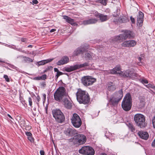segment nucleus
<instances>
[{"mask_svg":"<svg viewBox=\"0 0 155 155\" xmlns=\"http://www.w3.org/2000/svg\"><path fill=\"white\" fill-rule=\"evenodd\" d=\"M77 99L80 104H88L90 101V96L88 93L85 91L79 89L76 93Z\"/></svg>","mask_w":155,"mask_h":155,"instance_id":"obj_1","label":"nucleus"},{"mask_svg":"<svg viewBox=\"0 0 155 155\" xmlns=\"http://www.w3.org/2000/svg\"><path fill=\"white\" fill-rule=\"evenodd\" d=\"M67 95L66 90L63 87H59L56 90L54 95V99L59 102L63 101L64 96Z\"/></svg>","mask_w":155,"mask_h":155,"instance_id":"obj_2","label":"nucleus"},{"mask_svg":"<svg viewBox=\"0 0 155 155\" xmlns=\"http://www.w3.org/2000/svg\"><path fill=\"white\" fill-rule=\"evenodd\" d=\"M132 99L129 93H128L124 97L121 104L123 109L125 111L130 110L132 107Z\"/></svg>","mask_w":155,"mask_h":155,"instance_id":"obj_3","label":"nucleus"},{"mask_svg":"<svg viewBox=\"0 0 155 155\" xmlns=\"http://www.w3.org/2000/svg\"><path fill=\"white\" fill-rule=\"evenodd\" d=\"M52 114L56 122L61 123L64 121V116L60 109L53 110L52 111Z\"/></svg>","mask_w":155,"mask_h":155,"instance_id":"obj_4","label":"nucleus"},{"mask_svg":"<svg viewBox=\"0 0 155 155\" xmlns=\"http://www.w3.org/2000/svg\"><path fill=\"white\" fill-rule=\"evenodd\" d=\"M123 97V91L122 89H121L114 93L113 97L110 99V102L112 105L115 106L118 104V102L122 99Z\"/></svg>","mask_w":155,"mask_h":155,"instance_id":"obj_5","label":"nucleus"},{"mask_svg":"<svg viewBox=\"0 0 155 155\" xmlns=\"http://www.w3.org/2000/svg\"><path fill=\"white\" fill-rule=\"evenodd\" d=\"M70 142H72L74 144L79 145L84 144L86 140V137L83 134H78L73 138L69 139Z\"/></svg>","mask_w":155,"mask_h":155,"instance_id":"obj_6","label":"nucleus"},{"mask_svg":"<svg viewBox=\"0 0 155 155\" xmlns=\"http://www.w3.org/2000/svg\"><path fill=\"white\" fill-rule=\"evenodd\" d=\"M134 120L136 125L140 128L145 127V118L143 115L139 114H136L134 116Z\"/></svg>","mask_w":155,"mask_h":155,"instance_id":"obj_7","label":"nucleus"},{"mask_svg":"<svg viewBox=\"0 0 155 155\" xmlns=\"http://www.w3.org/2000/svg\"><path fill=\"white\" fill-rule=\"evenodd\" d=\"M134 36V34L132 31L127 30L125 31L124 33L115 37L114 39L115 41H121L126 39L127 38H133Z\"/></svg>","mask_w":155,"mask_h":155,"instance_id":"obj_8","label":"nucleus"},{"mask_svg":"<svg viewBox=\"0 0 155 155\" xmlns=\"http://www.w3.org/2000/svg\"><path fill=\"white\" fill-rule=\"evenodd\" d=\"M118 72V74L120 76L125 78H129L131 79H134L138 77V75L133 71L129 69L124 71H120Z\"/></svg>","mask_w":155,"mask_h":155,"instance_id":"obj_9","label":"nucleus"},{"mask_svg":"<svg viewBox=\"0 0 155 155\" xmlns=\"http://www.w3.org/2000/svg\"><path fill=\"white\" fill-rule=\"evenodd\" d=\"M71 120V123L74 127L79 128L81 126L82 121L80 117L77 114H74Z\"/></svg>","mask_w":155,"mask_h":155,"instance_id":"obj_10","label":"nucleus"},{"mask_svg":"<svg viewBox=\"0 0 155 155\" xmlns=\"http://www.w3.org/2000/svg\"><path fill=\"white\" fill-rule=\"evenodd\" d=\"M96 79L91 76H85L83 77L81 79L82 84L86 86L92 85L96 82Z\"/></svg>","mask_w":155,"mask_h":155,"instance_id":"obj_11","label":"nucleus"},{"mask_svg":"<svg viewBox=\"0 0 155 155\" xmlns=\"http://www.w3.org/2000/svg\"><path fill=\"white\" fill-rule=\"evenodd\" d=\"M79 152L80 153L85 155H94L95 153L93 149L88 146L82 147L79 150Z\"/></svg>","mask_w":155,"mask_h":155,"instance_id":"obj_12","label":"nucleus"},{"mask_svg":"<svg viewBox=\"0 0 155 155\" xmlns=\"http://www.w3.org/2000/svg\"><path fill=\"white\" fill-rule=\"evenodd\" d=\"M121 70V66L120 65H117L112 69L108 70H104V74L107 75L110 74H118V72Z\"/></svg>","mask_w":155,"mask_h":155,"instance_id":"obj_13","label":"nucleus"},{"mask_svg":"<svg viewBox=\"0 0 155 155\" xmlns=\"http://www.w3.org/2000/svg\"><path fill=\"white\" fill-rule=\"evenodd\" d=\"M87 48V47H84V46L81 45L74 51L73 54V56H75L80 54L83 53Z\"/></svg>","mask_w":155,"mask_h":155,"instance_id":"obj_14","label":"nucleus"},{"mask_svg":"<svg viewBox=\"0 0 155 155\" xmlns=\"http://www.w3.org/2000/svg\"><path fill=\"white\" fill-rule=\"evenodd\" d=\"M69 61V58L67 56H64L61 58L56 63L57 65L61 66L68 63Z\"/></svg>","mask_w":155,"mask_h":155,"instance_id":"obj_15","label":"nucleus"},{"mask_svg":"<svg viewBox=\"0 0 155 155\" xmlns=\"http://www.w3.org/2000/svg\"><path fill=\"white\" fill-rule=\"evenodd\" d=\"M144 17L143 13L141 11L139 12V14L137 16V25L139 27L142 25Z\"/></svg>","mask_w":155,"mask_h":155,"instance_id":"obj_16","label":"nucleus"},{"mask_svg":"<svg viewBox=\"0 0 155 155\" xmlns=\"http://www.w3.org/2000/svg\"><path fill=\"white\" fill-rule=\"evenodd\" d=\"M128 21V18L125 16L120 17L117 19V18L116 20H114V22L116 24L118 23H126Z\"/></svg>","mask_w":155,"mask_h":155,"instance_id":"obj_17","label":"nucleus"},{"mask_svg":"<svg viewBox=\"0 0 155 155\" xmlns=\"http://www.w3.org/2000/svg\"><path fill=\"white\" fill-rule=\"evenodd\" d=\"M94 14L95 16L100 18V19L101 22L106 21L109 19L107 15L98 13L97 12H95Z\"/></svg>","mask_w":155,"mask_h":155,"instance_id":"obj_18","label":"nucleus"},{"mask_svg":"<svg viewBox=\"0 0 155 155\" xmlns=\"http://www.w3.org/2000/svg\"><path fill=\"white\" fill-rule=\"evenodd\" d=\"M137 135L140 138L145 140H147L149 137L148 133L146 131H139L137 133Z\"/></svg>","mask_w":155,"mask_h":155,"instance_id":"obj_19","label":"nucleus"},{"mask_svg":"<svg viewBox=\"0 0 155 155\" xmlns=\"http://www.w3.org/2000/svg\"><path fill=\"white\" fill-rule=\"evenodd\" d=\"M97 21L98 20L95 18H90L88 20H84L82 24L84 25L94 24L96 23Z\"/></svg>","mask_w":155,"mask_h":155,"instance_id":"obj_20","label":"nucleus"},{"mask_svg":"<svg viewBox=\"0 0 155 155\" xmlns=\"http://www.w3.org/2000/svg\"><path fill=\"white\" fill-rule=\"evenodd\" d=\"M63 18L67 22L70 24L72 25L77 26L78 25V24L75 22L74 19L71 18L68 16L64 15L63 16Z\"/></svg>","mask_w":155,"mask_h":155,"instance_id":"obj_21","label":"nucleus"},{"mask_svg":"<svg viewBox=\"0 0 155 155\" xmlns=\"http://www.w3.org/2000/svg\"><path fill=\"white\" fill-rule=\"evenodd\" d=\"M116 88V86L113 82H110L107 84V89L108 90L111 92L115 91Z\"/></svg>","mask_w":155,"mask_h":155,"instance_id":"obj_22","label":"nucleus"},{"mask_svg":"<svg viewBox=\"0 0 155 155\" xmlns=\"http://www.w3.org/2000/svg\"><path fill=\"white\" fill-rule=\"evenodd\" d=\"M77 69L76 64L70 66L68 67H65L64 68V71L68 72H71Z\"/></svg>","mask_w":155,"mask_h":155,"instance_id":"obj_23","label":"nucleus"},{"mask_svg":"<svg viewBox=\"0 0 155 155\" xmlns=\"http://www.w3.org/2000/svg\"><path fill=\"white\" fill-rule=\"evenodd\" d=\"M64 106L67 109H70L72 107L71 102L67 98H65L63 101Z\"/></svg>","mask_w":155,"mask_h":155,"instance_id":"obj_24","label":"nucleus"},{"mask_svg":"<svg viewBox=\"0 0 155 155\" xmlns=\"http://www.w3.org/2000/svg\"><path fill=\"white\" fill-rule=\"evenodd\" d=\"M140 102L138 104V107L140 108L144 107L145 105V99L144 98L140 97H139Z\"/></svg>","mask_w":155,"mask_h":155,"instance_id":"obj_25","label":"nucleus"},{"mask_svg":"<svg viewBox=\"0 0 155 155\" xmlns=\"http://www.w3.org/2000/svg\"><path fill=\"white\" fill-rule=\"evenodd\" d=\"M92 54L90 52H86L84 54V58L86 60H92L93 59Z\"/></svg>","mask_w":155,"mask_h":155,"instance_id":"obj_26","label":"nucleus"},{"mask_svg":"<svg viewBox=\"0 0 155 155\" xmlns=\"http://www.w3.org/2000/svg\"><path fill=\"white\" fill-rule=\"evenodd\" d=\"M53 60V58L49 59L47 60H43L38 62V64L39 65H43L45 63H47L48 62H50L52 61Z\"/></svg>","mask_w":155,"mask_h":155,"instance_id":"obj_27","label":"nucleus"},{"mask_svg":"<svg viewBox=\"0 0 155 155\" xmlns=\"http://www.w3.org/2000/svg\"><path fill=\"white\" fill-rule=\"evenodd\" d=\"M47 78V75L45 74L42 75L41 76L35 77L33 79L35 80H45Z\"/></svg>","mask_w":155,"mask_h":155,"instance_id":"obj_28","label":"nucleus"},{"mask_svg":"<svg viewBox=\"0 0 155 155\" xmlns=\"http://www.w3.org/2000/svg\"><path fill=\"white\" fill-rule=\"evenodd\" d=\"M5 46L7 47H8L10 48H11L12 49H13L15 50H16L18 51H21L23 52H24V51H22V49L21 48H17L15 47V46L13 45H9L7 44H6Z\"/></svg>","mask_w":155,"mask_h":155,"instance_id":"obj_29","label":"nucleus"},{"mask_svg":"<svg viewBox=\"0 0 155 155\" xmlns=\"http://www.w3.org/2000/svg\"><path fill=\"white\" fill-rule=\"evenodd\" d=\"M89 63L87 62H85L83 64H76V66L77 69L81 68H84L85 67L88 66H89Z\"/></svg>","mask_w":155,"mask_h":155,"instance_id":"obj_30","label":"nucleus"},{"mask_svg":"<svg viewBox=\"0 0 155 155\" xmlns=\"http://www.w3.org/2000/svg\"><path fill=\"white\" fill-rule=\"evenodd\" d=\"M73 129L68 128L65 131V134L67 135H72L73 133Z\"/></svg>","mask_w":155,"mask_h":155,"instance_id":"obj_31","label":"nucleus"},{"mask_svg":"<svg viewBox=\"0 0 155 155\" xmlns=\"http://www.w3.org/2000/svg\"><path fill=\"white\" fill-rule=\"evenodd\" d=\"M129 47H134L137 44L136 42L134 40L128 41Z\"/></svg>","mask_w":155,"mask_h":155,"instance_id":"obj_32","label":"nucleus"},{"mask_svg":"<svg viewBox=\"0 0 155 155\" xmlns=\"http://www.w3.org/2000/svg\"><path fill=\"white\" fill-rule=\"evenodd\" d=\"M127 126L129 129L132 132H134L136 130L135 128L132 124L130 123H128Z\"/></svg>","mask_w":155,"mask_h":155,"instance_id":"obj_33","label":"nucleus"},{"mask_svg":"<svg viewBox=\"0 0 155 155\" xmlns=\"http://www.w3.org/2000/svg\"><path fill=\"white\" fill-rule=\"evenodd\" d=\"M128 41H125L121 44V46L123 47H129Z\"/></svg>","mask_w":155,"mask_h":155,"instance_id":"obj_34","label":"nucleus"},{"mask_svg":"<svg viewBox=\"0 0 155 155\" xmlns=\"http://www.w3.org/2000/svg\"><path fill=\"white\" fill-rule=\"evenodd\" d=\"M24 58L25 61L26 62H33V60L31 59L28 57H24Z\"/></svg>","mask_w":155,"mask_h":155,"instance_id":"obj_35","label":"nucleus"},{"mask_svg":"<svg viewBox=\"0 0 155 155\" xmlns=\"http://www.w3.org/2000/svg\"><path fill=\"white\" fill-rule=\"evenodd\" d=\"M114 134H112L109 132H108V133L107 132L105 134V136L107 138L111 137L114 135Z\"/></svg>","mask_w":155,"mask_h":155,"instance_id":"obj_36","label":"nucleus"},{"mask_svg":"<svg viewBox=\"0 0 155 155\" xmlns=\"http://www.w3.org/2000/svg\"><path fill=\"white\" fill-rule=\"evenodd\" d=\"M107 0H98V2L104 5H106Z\"/></svg>","mask_w":155,"mask_h":155,"instance_id":"obj_37","label":"nucleus"},{"mask_svg":"<svg viewBox=\"0 0 155 155\" xmlns=\"http://www.w3.org/2000/svg\"><path fill=\"white\" fill-rule=\"evenodd\" d=\"M144 54H140V56L138 58V61H141V60L144 58Z\"/></svg>","mask_w":155,"mask_h":155,"instance_id":"obj_38","label":"nucleus"},{"mask_svg":"<svg viewBox=\"0 0 155 155\" xmlns=\"http://www.w3.org/2000/svg\"><path fill=\"white\" fill-rule=\"evenodd\" d=\"M147 87L151 88L154 90H155V86L154 85L151 84H148L147 85Z\"/></svg>","mask_w":155,"mask_h":155,"instance_id":"obj_39","label":"nucleus"},{"mask_svg":"<svg viewBox=\"0 0 155 155\" xmlns=\"http://www.w3.org/2000/svg\"><path fill=\"white\" fill-rule=\"evenodd\" d=\"M3 77L7 82H9L10 81L9 78L7 75H4Z\"/></svg>","mask_w":155,"mask_h":155,"instance_id":"obj_40","label":"nucleus"},{"mask_svg":"<svg viewBox=\"0 0 155 155\" xmlns=\"http://www.w3.org/2000/svg\"><path fill=\"white\" fill-rule=\"evenodd\" d=\"M152 122L153 127L155 128V115L153 117L152 119Z\"/></svg>","mask_w":155,"mask_h":155,"instance_id":"obj_41","label":"nucleus"},{"mask_svg":"<svg viewBox=\"0 0 155 155\" xmlns=\"http://www.w3.org/2000/svg\"><path fill=\"white\" fill-rule=\"evenodd\" d=\"M8 66L10 67L11 68H12V69H15L16 70H18V68H17L15 66H14V65H12V64H8Z\"/></svg>","mask_w":155,"mask_h":155,"instance_id":"obj_42","label":"nucleus"},{"mask_svg":"<svg viewBox=\"0 0 155 155\" xmlns=\"http://www.w3.org/2000/svg\"><path fill=\"white\" fill-rule=\"evenodd\" d=\"M141 82L143 84H147L148 83V81L145 79H142L141 80Z\"/></svg>","mask_w":155,"mask_h":155,"instance_id":"obj_43","label":"nucleus"},{"mask_svg":"<svg viewBox=\"0 0 155 155\" xmlns=\"http://www.w3.org/2000/svg\"><path fill=\"white\" fill-rule=\"evenodd\" d=\"M62 73L61 71L58 72L55 75V77H56V78L58 79V78L62 74Z\"/></svg>","mask_w":155,"mask_h":155,"instance_id":"obj_44","label":"nucleus"},{"mask_svg":"<svg viewBox=\"0 0 155 155\" xmlns=\"http://www.w3.org/2000/svg\"><path fill=\"white\" fill-rule=\"evenodd\" d=\"M28 101L29 102V105L31 107L32 105V100L31 97H29L28 99Z\"/></svg>","mask_w":155,"mask_h":155,"instance_id":"obj_45","label":"nucleus"},{"mask_svg":"<svg viewBox=\"0 0 155 155\" xmlns=\"http://www.w3.org/2000/svg\"><path fill=\"white\" fill-rule=\"evenodd\" d=\"M20 124L22 126H24L25 125V121L23 119L21 120L20 121Z\"/></svg>","mask_w":155,"mask_h":155,"instance_id":"obj_46","label":"nucleus"},{"mask_svg":"<svg viewBox=\"0 0 155 155\" xmlns=\"http://www.w3.org/2000/svg\"><path fill=\"white\" fill-rule=\"evenodd\" d=\"M130 19L132 23L134 24L135 23V19L132 16L130 17Z\"/></svg>","mask_w":155,"mask_h":155,"instance_id":"obj_47","label":"nucleus"},{"mask_svg":"<svg viewBox=\"0 0 155 155\" xmlns=\"http://www.w3.org/2000/svg\"><path fill=\"white\" fill-rule=\"evenodd\" d=\"M28 139L31 142L34 141V139L32 137V136L28 137Z\"/></svg>","mask_w":155,"mask_h":155,"instance_id":"obj_48","label":"nucleus"},{"mask_svg":"<svg viewBox=\"0 0 155 155\" xmlns=\"http://www.w3.org/2000/svg\"><path fill=\"white\" fill-rule=\"evenodd\" d=\"M25 134L28 137H29V136H32V135L31 133L30 132H26Z\"/></svg>","mask_w":155,"mask_h":155,"instance_id":"obj_49","label":"nucleus"},{"mask_svg":"<svg viewBox=\"0 0 155 155\" xmlns=\"http://www.w3.org/2000/svg\"><path fill=\"white\" fill-rule=\"evenodd\" d=\"M41 85L42 87H45L46 86V84L45 82H43L41 83Z\"/></svg>","mask_w":155,"mask_h":155,"instance_id":"obj_50","label":"nucleus"},{"mask_svg":"<svg viewBox=\"0 0 155 155\" xmlns=\"http://www.w3.org/2000/svg\"><path fill=\"white\" fill-rule=\"evenodd\" d=\"M32 2L33 3V4H37L38 3V1L37 0H32Z\"/></svg>","mask_w":155,"mask_h":155,"instance_id":"obj_51","label":"nucleus"},{"mask_svg":"<svg viewBox=\"0 0 155 155\" xmlns=\"http://www.w3.org/2000/svg\"><path fill=\"white\" fill-rule=\"evenodd\" d=\"M43 101H45L46 98V95L45 94H43Z\"/></svg>","mask_w":155,"mask_h":155,"instance_id":"obj_52","label":"nucleus"},{"mask_svg":"<svg viewBox=\"0 0 155 155\" xmlns=\"http://www.w3.org/2000/svg\"><path fill=\"white\" fill-rule=\"evenodd\" d=\"M41 155H44L45 152L43 150H41L40 152Z\"/></svg>","mask_w":155,"mask_h":155,"instance_id":"obj_53","label":"nucleus"},{"mask_svg":"<svg viewBox=\"0 0 155 155\" xmlns=\"http://www.w3.org/2000/svg\"><path fill=\"white\" fill-rule=\"evenodd\" d=\"M21 40L23 42H25L27 40L25 38H22Z\"/></svg>","mask_w":155,"mask_h":155,"instance_id":"obj_54","label":"nucleus"},{"mask_svg":"<svg viewBox=\"0 0 155 155\" xmlns=\"http://www.w3.org/2000/svg\"><path fill=\"white\" fill-rule=\"evenodd\" d=\"M56 31V29H51L50 31V32H54V31Z\"/></svg>","mask_w":155,"mask_h":155,"instance_id":"obj_55","label":"nucleus"},{"mask_svg":"<svg viewBox=\"0 0 155 155\" xmlns=\"http://www.w3.org/2000/svg\"><path fill=\"white\" fill-rule=\"evenodd\" d=\"M54 71L55 72H58L59 71V70L57 68H54Z\"/></svg>","mask_w":155,"mask_h":155,"instance_id":"obj_56","label":"nucleus"},{"mask_svg":"<svg viewBox=\"0 0 155 155\" xmlns=\"http://www.w3.org/2000/svg\"><path fill=\"white\" fill-rule=\"evenodd\" d=\"M37 99L38 101H39L40 100V97L39 96H38L37 97Z\"/></svg>","mask_w":155,"mask_h":155,"instance_id":"obj_57","label":"nucleus"},{"mask_svg":"<svg viewBox=\"0 0 155 155\" xmlns=\"http://www.w3.org/2000/svg\"><path fill=\"white\" fill-rule=\"evenodd\" d=\"M7 116L10 118H11V119H12V117L9 114H7Z\"/></svg>","mask_w":155,"mask_h":155,"instance_id":"obj_58","label":"nucleus"},{"mask_svg":"<svg viewBox=\"0 0 155 155\" xmlns=\"http://www.w3.org/2000/svg\"><path fill=\"white\" fill-rule=\"evenodd\" d=\"M45 110H46V112L47 114V109H48V107H46L45 108Z\"/></svg>","mask_w":155,"mask_h":155,"instance_id":"obj_59","label":"nucleus"},{"mask_svg":"<svg viewBox=\"0 0 155 155\" xmlns=\"http://www.w3.org/2000/svg\"><path fill=\"white\" fill-rule=\"evenodd\" d=\"M28 47L29 48H32V45H29L28 46Z\"/></svg>","mask_w":155,"mask_h":155,"instance_id":"obj_60","label":"nucleus"},{"mask_svg":"<svg viewBox=\"0 0 155 155\" xmlns=\"http://www.w3.org/2000/svg\"><path fill=\"white\" fill-rule=\"evenodd\" d=\"M141 64V62H139V63H138V65H140V64Z\"/></svg>","mask_w":155,"mask_h":155,"instance_id":"obj_61","label":"nucleus"},{"mask_svg":"<svg viewBox=\"0 0 155 155\" xmlns=\"http://www.w3.org/2000/svg\"><path fill=\"white\" fill-rule=\"evenodd\" d=\"M7 68L8 69V70H12L11 69L9 68L8 67H7Z\"/></svg>","mask_w":155,"mask_h":155,"instance_id":"obj_62","label":"nucleus"},{"mask_svg":"<svg viewBox=\"0 0 155 155\" xmlns=\"http://www.w3.org/2000/svg\"><path fill=\"white\" fill-rule=\"evenodd\" d=\"M102 155H107L105 153H103Z\"/></svg>","mask_w":155,"mask_h":155,"instance_id":"obj_63","label":"nucleus"},{"mask_svg":"<svg viewBox=\"0 0 155 155\" xmlns=\"http://www.w3.org/2000/svg\"><path fill=\"white\" fill-rule=\"evenodd\" d=\"M49 69V67H48V69Z\"/></svg>","mask_w":155,"mask_h":155,"instance_id":"obj_64","label":"nucleus"}]
</instances>
